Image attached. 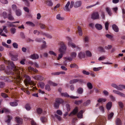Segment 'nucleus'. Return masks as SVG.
<instances>
[{"label": "nucleus", "mask_w": 125, "mask_h": 125, "mask_svg": "<svg viewBox=\"0 0 125 125\" xmlns=\"http://www.w3.org/2000/svg\"><path fill=\"white\" fill-rule=\"evenodd\" d=\"M66 109L67 111H69L70 109V106L68 104H67L66 105Z\"/></svg>", "instance_id": "61"}, {"label": "nucleus", "mask_w": 125, "mask_h": 125, "mask_svg": "<svg viewBox=\"0 0 125 125\" xmlns=\"http://www.w3.org/2000/svg\"><path fill=\"white\" fill-rule=\"evenodd\" d=\"M10 13L8 15V18L10 20H13L14 19L11 13V10H10Z\"/></svg>", "instance_id": "26"}, {"label": "nucleus", "mask_w": 125, "mask_h": 125, "mask_svg": "<svg viewBox=\"0 0 125 125\" xmlns=\"http://www.w3.org/2000/svg\"><path fill=\"white\" fill-rule=\"evenodd\" d=\"M45 89L47 90L48 91H49L51 90V88L49 85L48 84H46L45 85Z\"/></svg>", "instance_id": "40"}, {"label": "nucleus", "mask_w": 125, "mask_h": 125, "mask_svg": "<svg viewBox=\"0 0 125 125\" xmlns=\"http://www.w3.org/2000/svg\"><path fill=\"white\" fill-rule=\"evenodd\" d=\"M53 120L56 122L60 121L62 120L61 118H53Z\"/></svg>", "instance_id": "49"}, {"label": "nucleus", "mask_w": 125, "mask_h": 125, "mask_svg": "<svg viewBox=\"0 0 125 125\" xmlns=\"http://www.w3.org/2000/svg\"><path fill=\"white\" fill-rule=\"evenodd\" d=\"M2 16L4 17V18H6L7 16V14L5 12H4L2 13Z\"/></svg>", "instance_id": "57"}, {"label": "nucleus", "mask_w": 125, "mask_h": 125, "mask_svg": "<svg viewBox=\"0 0 125 125\" xmlns=\"http://www.w3.org/2000/svg\"><path fill=\"white\" fill-rule=\"evenodd\" d=\"M42 38H37L36 39L35 41L37 42H42Z\"/></svg>", "instance_id": "59"}, {"label": "nucleus", "mask_w": 125, "mask_h": 125, "mask_svg": "<svg viewBox=\"0 0 125 125\" xmlns=\"http://www.w3.org/2000/svg\"><path fill=\"white\" fill-rule=\"evenodd\" d=\"M87 85L89 89H91L93 88V86L92 85L91 83H87Z\"/></svg>", "instance_id": "33"}, {"label": "nucleus", "mask_w": 125, "mask_h": 125, "mask_svg": "<svg viewBox=\"0 0 125 125\" xmlns=\"http://www.w3.org/2000/svg\"><path fill=\"white\" fill-rule=\"evenodd\" d=\"M118 88L117 90H122L123 88L125 89V85H119L118 86Z\"/></svg>", "instance_id": "31"}, {"label": "nucleus", "mask_w": 125, "mask_h": 125, "mask_svg": "<svg viewBox=\"0 0 125 125\" xmlns=\"http://www.w3.org/2000/svg\"><path fill=\"white\" fill-rule=\"evenodd\" d=\"M33 78L36 80L41 81L43 80L44 79V77L40 75L35 76Z\"/></svg>", "instance_id": "11"}, {"label": "nucleus", "mask_w": 125, "mask_h": 125, "mask_svg": "<svg viewBox=\"0 0 125 125\" xmlns=\"http://www.w3.org/2000/svg\"><path fill=\"white\" fill-rule=\"evenodd\" d=\"M106 101V99L104 98H99L97 100V102L99 103H103L105 102Z\"/></svg>", "instance_id": "23"}, {"label": "nucleus", "mask_w": 125, "mask_h": 125, "mask_svg": "<svg viewBox=\"0 0 125 125\" xmlns=\"http://www.w3.org/2000/svg\"><path fill=\"white\" fill-rule=\"evenodd\" d=\"M39 84L41 88L43 89L44 88L45 84L44 83L42 82H40L39 83Z\"/></svg>", "instance_id": "42"}, {"label": "nucleus", "mask_w": 125, "mask_h": 125, "mask_svg": "<svg viewBox=\"0 0 125 125\" xmlns=\"http://www.w3.org/2000/svg\"><path fill=\"white\" fill-rule=\"evenodd\" d=\"M112 103L111 102H108L106 105V109L108 110H110L112 106Z\"/></svg>", "instance_id": "12"}, {"label": "nucleus", "mask_w": 125, "mask_h": 125, "mask_svg": "<svg viewBox=\"0 0 125 125\" xmlns=\"http://www.w3.org/2000/svg\"><path fill=\"white\" fill-rule=\"evenodd\" d=\"M25 108L27 111H29L31 109V107L28 103H27L25 104Z\"/></svg>", "instance_id": "22"}, {"label": "nucleus", "mask_w": 125, "mask_h": 125, "mask_svg": "<svg viewBox=\"0 0 125 125\" xmlns=\"http://www.w3.org/2000/svg\"><path fill=\"white\" fill-rule=\"evenodd\" d=\"M118 104L120 107L122 108L124 107V104L122 102H118Z\"/></svg>", "instance_id": "51"}, {"label": "nucleus", "mask_w": 125, "mask_h": 125, "mask_svg": "<svg viewBox=\"0 0 125 125\" xmlns=\"http://www.w3.org/2000/svg\"><path fill=\"white\" fill-rule=\"evenodd\" d=\"M63 102V100L60 98H56L55 99V102L54 104V107L56 109L59 108L60 104Z\"/></svg>", "instance_id": "4"}, {"label": "nucleus", "mask_w": 125, "mask_h": 125, "mask_svg": "<svg viewBox=\"0 0 125 125\" xmlns=\"http://www.w3.org/2000/svg\"><path fill=\"white\" fill-rule=\"evenodd\" d=\"M81 4L82 3L81 1H77L75 3L74 6L75 8L79 7L81 5Z\"/></svg>", "instance_id": "17"}, {"label": "nucleus", "mask_w": 125, "mask_h": 125, "mask_svg": "<svg viewBox=\"0 0 125 125\" xmlns=\"http://www.w3.org/2000/svg\"><path fill=\"white\" fill-rule=\"evenodd\" d=\"M66 38L68 42V45L69 46H71L73 48L76 47L75 44L72 42L71 40L69 37H67Z\"/></svg>", "instance_id": "7"}, {"label": "nucleus", "mask_w": 125, "mask_h": 125, "mask_svg": "<svg viewBox=\"0 0 125 125\" xmlns=\"http://www.w3.org/2000/svg\"><path fill=\"white\" fill-rule=\"evenodd\" d=\"M1 96L3 97L4 98H6L8 97V96L7 95L4 93H2L1 94Z\"/></svg>", "instance_id": "48"}, {"label": "nucleus", "mask_w": 125, "mask_h": 125, "mask_svg": "<svg viewBox=\"0 0 125 125\" xmlns=\"http://www.w3.org/2000/svg\"><path fill=\"white\" fill-rule=\"evenodd\" d=\"M61 44V46L59 51L61 53H64L67 48L66 47L63 42H62Z\"/></svg>", "instance_id": "5"}, {"label": "nucleus", "mask_w": 125, "mask_h": 125, "mask_svg": "<svg viewBox=\"0 0 125 125\" xmlns=\"http://www.w3.org/2000/svg\"><path fill=\"white\" fill-rule=\"evenodd\" d=\"M23 77L25 78L24 82L26 85H27L28 84H32L33 86L35 85V84L31 80L30 77L28 75H24Z\"/></svg>", "instance_id": "2"}, {"label": "nucleus", "mask_w": 125, "mask_h": 125, "mask_svg": "<svg viewBox=\"0 0 125 125\" xmlns=\"http://www.w3.org/2000/svg\"><path fill=\"white\" fill-rule=\"evenodd\" d=\"M105 36L108 38L110 39H112L113 38V36H112L109 34H106Z\"/></svg>", "instance_id": "64"}, {"label": "nucleus", "mask_w": 125, "mask_h": 125, "mask_svg": "<svg viewBox=\"0 0 125 125\" xmlns=\"http://www.w3.org/2000/svg\"><path fill=\"white\" fill-rule=\"evenodd\" d=\"M78 109L77 107H76L69 114V116H72L73 115H75L78 112Z\"/></svg>", "instance_id": "9"}, {"label": "nucleus", "mask_w": 125, "mask_h": 125, "mask_svg": "<svg viewBox=\"0 0 125 125\" xmlns=\"http://www.w3.org/2000/svg\"><path fill=\"white\" fill-rule=\"evenodd\" d=\"M12 45L13 47L15 48H18V44L16 42H14L13 43Z\"/></svg>", "instance_id": "56"}, {"label": "nucleus", "mask_w": 125, "mask_h": 125, "mask_svg": "<svg viewBox=\"0 0 125 125\" xmlns=\"http://www.w3.org/2000/svg\"><path fill=\"white\" fill-rule=\"evenodd\" d=\"M99 16L98 12H96L93 13L91 15V18L94 20L98 19Z\"/></svg>", "instance_id": "8"}, {"label": "nucleus", "mask_w": 125, "mask_h": 125, "mask_svg": "<svg viewBox=\"0 0 125 125\" xmlns=\"http://www.w3.org/2000/svg\"><path fill=\"white\" fill-rule=\"evenodd\" d=\"M109 25V23L108 22H106L105 24V29L106 30H108V26Z\"/></svg>", "instance_id": "58"}, {"label": "nucleus", "mask_w": 125, "mask_h": 125, "mask_svg": "<svg viewBox=\"0 0 125 125\" xmlns=\"http://www.w3.org/2000/svg\"><path fill=\"white\" fill-rule=\"evenodd\" d=\"M96 28L98 30H100L102 29V26L101 24L97 23L95 25Z\"/></svg>", "instance_id": "15"}, {"label": "nucleus", "mask_w": 125, "mask_h": 125, "mask_svg": "<svg viewBox=\"0 0 125 125\" xmlns=\"http://www.w3.org/2000/svg\"><path fill=\"white\" fill-rule=\"evenodd\" d=\"M74 4V2L73 1H71V2L70 8H69V7L70 4V2L69 1H68L64 8V10L67 11H70V9H71L73 7V6Z\"/></svg>", "instance_id": "3"}, {"label": "nucleus", "mask_w": 125, "mask_h": 125, "mask_svg": "<svg viewBox=\"0 0 125 125\" xmlns=\"http://www.w3.org/2000/svg\"><path fill=\"white\" fill-rule=\"evenodd\" d=\"M39 56L38 55L36 54H33L31 55L30 56V58L33 59H36L39 58Z\"/></svg>", "instance_id": "13"}, {"label": "nucleus", "mask_w": 125, "mask_h": 125, "mask_svg": "<svg viewBox=\"0 0 125 125\" xmlns=\"http://www.w3.org/2000/svg\"><path fill=\"white\" fill-rule=\"evenodd\" d=\"M4 63L8 65L6 73L9 75H15L18 78H20L21 69L19 67L16 66L13 62L11 61L4 60Z\"/></svg>", "instance_id": "1"}, {"label": "nucleus", "mask_w": 125, "mask_h": 125, "mask_svg": "<svg viewBox=\"0 0 125 125\" xmlns=\"http://www.w3.org/2000/svg\"><path fill=\"white\" fill-rule=\"evenodd\" d=\"M56 18L57 19L60 20H64V18L63 17H61V15L60 14H58L57 15Z\"/></svg>", "instance_id": "27"}, {"label": "nucleus", "mask_w": 125, "mask_h": 125, "mask_svg": "<svg viewBox=\"0 0 125 125\" xmlns=\"http://www.w3.org/2000/svg\"><path fill=\"white\" fill-rule=\"evenodd\" d=\"M106 10L108 14L110 16H111L112 14L111 9L107 7L106 8Z\"/></svg>", "instance_id": "29"}, {"label": "nucleus", "mask_w": 125, "mask_h": 125, "mask_svg": "<svg viewBox=\"0 0 125 125\" xmlns=\"http://www.w3.org/2000/svg\"><path fill=\"white\" fill-rule=\"evenodd\" d=\"M83 112V110L80 111L78 113L77 116L78 117H82Z\"/></svg>", "instance_id": "36"}, {"label": "nucleus", "mask_w": 125, "mask_h": 125, "mask_svg": "<svg viewBox=\"0 0 125 125\" xmlns=\"http://www.w3.org/2000/svg\"><path fill=\"white\" fill-rule=\"evenodd\" d=\"M112 47V45H108V46H105L104 47V48L105 49L107 50L109 49H111Z\"/></svg>", "instance_id": "55"}, {"label": "nucleus", "mask_w": 125, "mask_h": 125, "mask_svg": "<svg viewBox=\"0 0 125 125\" xmlns=\"http://www.w3.org/2000/svg\"><path fill=\"white\" fill-rule=\"evenodd\" d=\"M112 27L113 30L116 32L119 31V29L118 27L115 24H113L112 25Z\"/></svg>", "instance_id": "16"}, {"label": "nucleus", "mask_w": 125, "mask_h": 125, "mask_svg": "<svg viewBox=\"0 0 125 125\" xmlns=\"http://www.w3.org/2000/svg\"><path fill=\"white\" fill-rule=\"evenodd\" d=\"M40 27L42 29H44L45 27V25L42 23H40L39 24Z\"/></svg>", "instance_id": "50"}, {"label": "nucleus", "mask_w": 125, "mask_h": 125, "mask_svg": "<svg viewBox=\"0 0 125 125\" xmlns=\"http://www.w3.org/2000/svg\"><path fill=\"white\" fill-rule=\"evenodd\" d=\"M36 111L38 114H40L42 113V110L41 108H39L37 109Z\"/></svg>", "instance_id": "44"}, {"label": "nucleus", "mask_w": 125, "mask_h": 125, "mask_svg": "<svg viewBox=\"0 0 125 125\" xmlns=\"http://www.w3.org/2000/svg\"><path fill=\"white\" fill-rule=\"evenodd\" d=\"M20 35L21 38L23 39H25V36L24 33L23 32H21L20 33Z\"/></svg>", "instance_id": "63"}, {"label": "nucleus", "mask_w": 125, "mask_h": 125, "mask_svg": "<svg viewBox=\"0 0 125 125\" xmlns=\"http://www.w3.org/2000/svg\"><path fill=\"white\" fill-rule=\"evenodd\" d=\"M83 92V88L81 87H80L79 88L77 91V93L81 94H82Z\"/></svg>", "instance_id": "25"}, {"label": "nucleus", "mask_w": 125, "mask_h": 125, "mask_svg": "<svg viewBox=\"0 0 125 125\" xmlns=\"http://www.w3.org/2000/svg\"><path fill=\"white\" fill-rule=\"evenodd\" d=\"M61 96H64L66 97H70V98H73V99H75L76 98H78V97H75L73 96H70L68 94L66 93H61Z\"/></svg>", "instance_id": "6"}, {"label": "nucleus", "mask_w": 125, "mask_h": 125, "mask_svg": "<svg viewBox=\"0 0 125 125\" xmlns=\"http://www.w3.org/2000/svg\"><path fill=\"white\" fill-rule=\"evenodd\" d=\"M116 124L117 125H122V124L121 121L119 118H118L117 119Z\"/></svg>", "instance_id": "30"}, {"label": "nucleus", "mask_w": 125, "mask_h": 125, "mask_svg": "<svg viewBox=\"0 0 125 125\" xmlns=\"http://www.w3.org/2000/svg\"><path fill=\"white\" fill-rule=\"evenodd\" d=\"M86 55L88 57H91L92 56L91 52L88 51H86Z\"/></svg>", "instance_id": "38"}, {"label": "nucleus", "mask_w": 125, "mask_h": 125, "mask_svg": "<svg viewBox=\"0 0 125 125\" xmlns=\"http://www.w3.org/2000/svg\"><path fill=\"white\" fill-rule=\"evenodd\" d=\"M83 101L82 100H80L75 101V103L76 104H79L82 103Z\"/></svg>", "instance_id": "45"}, {"label": "nucleus", "mask_w": 125, "mask_h": 125, "mask_svg": "<svg viewBox=\"0 0 125 125\" xmlns=\"http://www.w3.org/2000/svg\"><path fill=\"white\" fill-rule=\"evenodd\" d=\"M11 33L14 34L16 32V29L15 28H12L10 29Z\"/></svg>", "instance_id": "46"}, {"label": "nucleus", "mask_w": 125, "mask_h": 125, "mask_svg": "<svg viewBox=\"0 0 125 125\" xmlns=\"http://www.w3.org/2000/svg\"><path fill=\"white\" fill-rule=\"evenodd\" d=\"M4 86L5 83H4L2 82H0V88H3L4 87Z\"/></svg>", "instance_id": "54"}, {"label": "nucleus", "mask_w": 125, "mask_h": 125, "mask_svg": "<svg viewBox=\"0 0 125 125\" xmlns=\"http://www.w3.org/2000/svg\"><path fill=\"white\" fill-rule=\"evenodd\" d=\"M89 38L88 36H84L83 39L84 42L85 43H88L89 41Z\"/></svg>", "instance_id": "18"}, {"label": "nucleus", "mask_w": 125, "mask_h": 125, "mask_svg": "<svg viewBox=\"0 0 125 125\" xmlns=\"http://www.w3.org/2000/svg\"><path fill=\"white\" fill-rule=\"evenodd\" d=\"M64 53H61L60 54L58 55V57L57 58V60H59L63 56V54Z\"/></svg>", "instance_id": "52"}, {"label": "nucleus", "mask_w": 125, "mask_h": 125, "mask_svg": "<svg viewBox=\"0 0 125 125\" xmlns=\"http://www.w3.org/2000/svg\"><path fill=\"white\" fill-rule=\"evenodd\" d=\"M28 69L29 70H31L32 71L35 72H37L38 71L37 70L34 69V68L31 67H28Z\"/></svg>", "instance_id": "39"}, {"label": "nucleus", "mask_w": 125, "mask_h": 125, "mask_svg": "<svg viewBox=\"0 0 125 125\" xmlns=\"http://www.w3.org/2000/svg\"><path fill=\"white\" fill-rule=\"evenodd\" d=\"M101 68V67H99L98 68L94 67L93 68V70L95 71H98L100 70Z\"/></svg>", "instance_id": "47"}, {"label": "nucleus", "mask_w": 125, "mask_h": 125, "mask_svg": "<svg viewBox=\"0 0 125 125\" xmlns=\"http://www.w3.org/2000/svg\"><path fill=\"white\" fill-rule=\"evenodd\" d=\"M9 55L11 57V59L12 60L15 61L18 60L17 55H13L11 53H10Z\"/></svg>", "instance_id": "10"}, {"label": "nucleus", "mask_w": 125, "mask_h": 125, "mask_svg": "<svg viewBox=\"0 0 125 125\" xmlns=\"http://www.w3.org/2000/svg\"><path fill=\"white\" fill-rule=\"evenodd\" d=\"M26 23L27 25L32 27L35 26V24L32 22L30 21H28L26 22Z\"/></svg>", "instance_id": "32"}, {"label": "nucleus", "mask_w": 125, "mask_h": 125, "mask_svg": "<svg viewBox=\"0 0 125 125\" xmlns=\"http://www.w3.org/2000/svg\"><path fill=\"white\" fill-rule=\"evenodd\" d=\"M98 50L101 52H105V51L104 48L101 47H99L98 48Z\"/></svg>", "instance_id": "43"}, {"label": "nucleus", "mask_w": 125, "mask_h": 125, "mask_svg": "<svg viewBox=\"0 0 125 125\" xmlns=\"http://www.w3.org/2000/svg\"><path fill=\"white\" fill-rule=\"evenodd\" d=\"M46 4L49 6H52V5L53 3L52 1L50 0H47L46 1Z\"/></svg>", "instance_id": "24"}, {"label": "nucleus", "mask_w": 125, "mask_h": 125, "mask_svg": "<svg viewBox=\"0 0 125 125\" xmlns=\"http://www.w3.org/2000/svg\"><path fill=\"white\" fill-rule=\"evenodd\" d=\"M6 27L5 26H3V29L2 30L1 29H0V35L1 34V33H2L3 31L6 33L8 32L7 31L6 29Z\"/></svg>", "instance_id": "21"}, {"label": "nucleus", "mask_w": 125, "mask_h": 125, "mask_svg": "<svg viewBox=\"0 0 125 125\" xmlns=\"http://www.w3.org/2000/svg\"><path fill=\"white\" fill-rule=\"evenodd\" d=\"M79 57L81 59L84 58L85 56V54L84 52H80L78 55Z\"/></svg>", "instance_id": "20"}, {"label": "nucleus", "mask_w": 125, "mask_h": 125, "mask_svg": "<svg viewBox=\"0 0 125 125\" xmlns=\"http://www.w3.org/2000/svg\"><path fill=\"white\" fill-rule=\"evenodd\" d=\"M70 67L71 68H75L77 69H78L79 68V67L76 64L74 63L71 64L70 65Z\"/></svg>", "instance_id": "28"}, {"label": "nucleus", "mask_w": 125, "mask_h": 125, "mask_svg": "<svg viewBox=\"0 0 125 125\" xmlns=\"http://www.w3.org/2000/svg\"><path fill=\"white\" fill-rule=\"evenodd\" d=\"M77 55L76 52H72L71 54V56L73 58H74Z\"/></svg>", "instance_id": "34"}, {"label": "nucleus", "mask_w": 125, "mask_h": 125, "mask_svg": "<svg viewBox=\"0 0 125 125\" xmlns=\"http://www.w3.org/2000/svg\"><path fill=\"white\" fill-rule=\"evenodd\" d=\"M49 53L51 55H53L56 56V54L53 51H49Z\"/></svg>", "instance_id": "62"}, {"label": "nucleus", "mask_w": 125, "mask_h": 125, "mask_svg": "<svg viewBox=\"0 0 125 125\" xmlns=\"http://www.w3.org/2000/svg\"><path fill=\"white\" fill-rule=\"evenodd\" d=\"M90 103V100H88L83 103V106H87L89 105Z\"/></svg>", "instance_id": "19"}, {"label": "nucleus", "mask_w": 125, "mask_h": 125, "mask_svg": "<svg viewBox=\"0 0 125 125\" xmlns=\"http://www.w3.org/2000/svg\"><path fill=\"white\" fill-rule=\"evenodd\" d=\"M10 104L11 106H15L18 105V103L16 102H10Z\"/></svg>", "instance_id": "37"}, {"label": "nucleus", "mask_w": 125, "mask_h": 125, "mask_svg": "<svg viewBox=\"0 0 125 125\" xmlns=\"http://www.w3.org/2000/svg\"><path fill=\"white\" fill-rule=\"evenodd\" d=\"M106 57L104 56H102L98 58V60L101 61L105 59Z\"/></svg>", "instance_id": "60"}, {"label": "nucleus", "mask_w": 125, "mask_h": 125, "mask_svg": "<svg viewBox=\"0 0 125 125\" xmlns=\"http://www.w3.org/2000/svg\"><path fill=\"white\" fill-rule=\"evenodd\" d=\"M16 15L17 16H20L21 15V10H18L16 11Z\"/></svg>", "instance_id": "35"}, {"label": "nucleus", "mask_w": 125, "mask_h": 125, "mask_svg": "<svg viewBox=\"0 0 125 125\" xmlns=\"http://www.w3.org/2000/svg\"><path fill=\"white\" fill-rule=\"evenodd\" d=\"M41 120L43 123L46 122L47 121V118H41Z\"/></svg>", "instance_id": "41"}, {"label": "nucleus", "mask_w": 125, "mask_h": 125, "mask_svg": "<svg viewBox=\"0 0 125 125\" xmlns=\"http://www.w3.org/2000/svg\"><path fill=\"white\" fill-rule=\"evenodd\" d=\"M0 1L3 4H6L8 3L7 0H0Z\"/></svg>", "instance_id": "53"}, {"label": "nucleus", "mask_w": 125, "mask_h": 125, "mask_svg": "<svg viewBox=\"0 0 125 125\" xmlns=\"http://www.w3.org/2000/svg\"><path fill=\"white\" fill-rule=\"evenodd\" d=\"M15 120L17 123L20 124L23 123V120L21 118H15Z\"/></svg>", "instance_id": "14"}]
</instances>
